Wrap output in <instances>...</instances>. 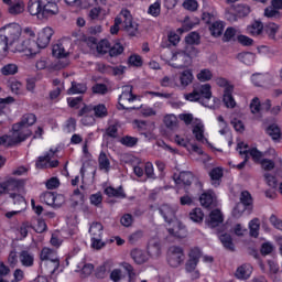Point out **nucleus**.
Returning a JSON list of instances; mask_svg holds the SVG:
<instances>
[{"label": "nucleus", "mask_w": 282, "mask_h": 282, "mask_svg": "<svg viewBox=\"0 0 282 282\" xmlns=\"http://www.w3.org/2000/svg\"><path fill=\"white\" fill-rule=\"evenodd\" d=\"M41 261H50V263L53 265V269L51 271V274H54L58 268H61V260H58V257H56V251L45 247L42 249L40 253Z\"/></svg>", "instance_id": "obj_9"}, {"label": "nucleus", "mask_w": 282, "mask_h": 282, "mask_svg": "<svg viewBox=\"0 0 282 282\" xmlns=\"http://www.w3.org/2000/svg\"><path fill=\"white\" fill-rule=\"evenodd\" d=\"M209 30L213 36H221V34H224V23L218 21L214 22Z\"/></svg>", "instance_id": "obj_51"}, {"label": "nucleus", "mask_w": 282, "mask_h": 282, "mask_svg": "<svg viewBox=\"0 0 282 282\" xmlns=\"http://www.w3.org/2000/svg\"><path fill=\"white\" fill-rule=\"evenodd\" d=\"M200 36L197 32H192L185 37L186 45H199Z\"/></svg>", "instance_id": "obj_50"}, {"label": "nucleus", "mask_w": 282, "mask_h": 282, "mask_svg": "<svg viewBox=\"0 0 282 282\" xmlns=\"http://www.w3.org/2000/svg\"><path fill=\"white\" fill-rule=\"evenodd\" d=\"M21 39V25L10 23L0 29V50L8 52V47L17 44Z\"/></svg>", "instance_id": "obj_3"}, {"label": "nucleus", "mask_w": 282, "mask_h": 282, "mask_svg": "<svg viewBox=\"0 0 282 282\" xmlns=\"http://www.w3.org/2000/svg\"><path fill=\"white\" fill-rule=\"evenodd\" d=\"M148 252L150 254H152V257H158L160 256L161 252V247H160V242L155 241V242H149L148 245Z\"/></svg>", "instance_id": "obj_54"}, {"label": "nucleus", "mask_w": 282, "mask_h": 282, "mask_svg": "<svg viewBox=\"0 0 282 282\" xmlns=\"http://www.w3.org/2000/svg\"><path fill=\"white\" fill-rule=\"evenodd\" d=\"M199 202L204 208H215L217 206V196L213 189H209L199 196Z\"/></svg>", "instance_id": "obj_14"}, {"label": "nucleus", "mask_w": 282, "mask_h": 282, "mask_svg": "<svg viewBox=\"0 0 282 282\" xmlns=\"http://www.w3.org/2000/svg\"><path fill=\"white\" fill-rule=\"evenodd\" d=\"M4 185L7 186V193H10V191L22 193V191L25 188V181L9 177L4 180Z\"/></svg>", "instance_id": "obj_16"}, {"label": "nucleus", "mask_w": 282, "mask_h": 282, "mask_svg": "<svg viewBox=\"0 0 282 282\" xmlns=\"http://www.w3.org/2000/svg\"><path fill=\"white\" fill-rule=\"evenodd\" d=\"M122 268L123 270H126V272H128V276H129L128 282H135L137 275H135V271H133V265H131L128 262H123Z\"/></svg>", "instance_id": "obj_53"}, {"label": "nucleus", "mask_w": 282, "mask_h": 282, "mask_svg": "<svg viewBox=\"0 0 282 282\" xmlns=\"http://www.w3.org/2000/svg\"><path fill=\"white\" fill-rule=\"evenodd\" d=\"M194 89L198 94V98L200 99V105H203V107H210V105H208V100L213 98L210 84L198 85V86H195Z\"/></svg>", "instance_id": "obj_12"}, {"label": "nucleus", "mask_w": 282, "mask_h": 282, "mask_svg": "<svg viewBox=\"0 0 282 282\" xmlns=\"http://www.w3.org/2000/svg\"><path fill=\"white\" fill-rule=\"evenodd\" d=\"M219 239L226 250H230L231 252L235 251V243H232L230 234H223L219 236Z\"/></svg>", "instance_id": "obj_36"}, {"label": "nucleus", "mask_w": 282, "mask_h": 282, "mask_svg": "<svg viewBox=\"0 0 282 282\" xmlns=\"http://www.w3.org/2000/svg\"><path fill=\"white\" fill-rule=\"evenodd\" d=\"M199 4L197 3L196 0H186L185 2H183V8L185 10H188L189 12H195V10H197Z\"/></svg>", "instance_id": "obj_62"}, {"label": "nucleus", "mask_w": 282, "mask_h": 282, "mask_svg": "<svg viewBox=\"0 0 282 282\" xmlns=\"http://www.w3.org/2000/svg\"><path fill=\"white\" fill-rule=\"evenodd\" d=\"M9 14L17 17V14H23L25 12V2L23 0H14L8 7Z\"/></svg>", "instance_id": "obj_22"}, {"label": "nucleus", "mask_w": 282, "mask_h": 282, "mask_svg": "<svg viewBox=\"0 0 282 282\" xmlns=\"http://www.w3.org/2000/svg\"><path fill=\"white\" fill-rule=\"evenodd\" d=\"M171 62V65L174 67V69H184L193 65V59L184 51H178L174 53Z\"/></svg>", "instance_id": "obj_6"}, {"label": "nucleus", "mask_w": 282, "mask_h": 282, "mask_svg": "<svg viewBox=\"0 0 282 282\" xmlns=\"http://www.w3.org/2000/svg\"><path fill=\"white\" fill-rule=\"evenodd\" d=\"M52 36H54V29L46 26L37 35V41L35 42L39 50H45L50 45L52 41Z\"/></svg>", "instance_id": "obj_11"}, {"label": "nucleus", "mask_w": 282, "mask_h": 282, "mask_svg": "<svg viewBox=\"0 0 282 282\" xmlns=\"http://www.w3.org/2000/svg\"><path fill=\"white\" fill-rule=\"evenodd\" d=\"M36 123V115L34 113H25L23 115L20 122L14 123L12 126L13 142H25L30 135H32V131L28 129V127H32V124Z\"/></svg>", "instance_id": "obj_2"}, {"label": "nucleus", "mask_w": 282, "mask_h": 282, "mask_svg": "<svg viewBox=\"0 0 282 282\" xmlns=\"http://www.w3.org/2000/svg\"><path fill=\"white\" fill-rule=\"evenodd\" d=\"M12 52H22L25 56H36L39 54V45H36V41L26 39L22 42H15Z\"/></svg>", "instance_id": "obj_4"}, {"label": "nucleus", "mask_w": 282, "mask_h": 282, "mask_svg": "<svg viewBox=\"0 0 282 282\" xmlns=\"http://www.w3.org/2000/svg\"><path fill=\"white\" fill-rule=\"evenodd\" d=\"M106 134L108 135V138H118V124H110L106 129Z\"/></svg>", "instance_id": "obj_64"}, {"label": "nucleus", "mask_w": 282, "mask_h": 282, "mask_svg": "<svg viewBox=\"0 0 282 282\" xmlns=\"http://www.w3.org/2000/svg\"><path fill=\"white\" fill-rule=\"evenodd\" d=\"M98 164H99L100 171H105L106 173H109V170L111 169V162L109 161L107 153L100 152L98 158Z\"/></svg>", "instance_id": "obj_30"}, {"label": "nucleus", "mask_w": 282, "mask_h": 282, "mask_svg": "<svg viewBox=\"0 0 282 282\" xmlns=\"http://www.w3.org/2000/svg\"><path fill=\"white\" fill-rule=\"evenodd\" d=\"M167 263L171 268H180L184 263V249L172 246L167 251Z\"/></svg>", "instance_id": "obj_5"}, {"label": "nucleus", "mask_w": 282, "mask_h": 282, "mask_svg": "<svg viewBox=\"0 0 282 282\" xmlns=\"http://www.w3.org/2000/svg\"><path fill=\"white\" fill-rule=\"evenodd\" d=\"M56 152H54L53 150H50L48 153H46L44 156H39L35 166L36 169H47L48 164H50V160H52V158H54V154Z\"/></svg>", "instance_id": "obj_27"}, {"label": "nucleus", "mask_w": 282, "mask_h": 282, "mask_svg": "<svg viewBox=\"0 0 282 282\" xmlns=\"http://www.w3.org/2000/svg\"><path fill=\"white\" fill-rule=\"evenodd\" d=\"M232 91H235V86H227L224 90L223 102L227 109H235V107H237Z\"/></svg>", "instance_id": "obj_17"}, {"label": "nucleus", "mask_w": 282, "mask_h": 282, "mask_svg": "<svg viewBox=\"0 0 282 282\" xmlns=\"http://www.w3.org/2000/svg\"><path fill=\"white\" fill-rule=\"evenodd\" d=\"M85 113H93L95 118L99 119L107 118V116H109V111L107 110V106H105V104H98L96 106L86 105L78 111L79 116H83Z\"/></svg>", "instance_id": "obj_7"}, {"label": "nucleus", "mask_w": 282, "mask_h": 282, "mask_svg": "<svg viewBox=\"0 0 282 282\" xmlns=\"http://www.w3.org/2000/svg\"><path fill=\"white\" fill-rule=\"evenodd\" d=\"M159 210L167 224H173L175 220V209L171 205L164 204Z\"/></svg>", "instance_id": "obj_19"}, {"label": "nucleus", "mask_w": 282, "mask_h": 282, "mask_svg": "<svg viewBox=\"0 0 282 282\" xmlns=\"http://www.w3.org/2000/svg\"><path fill=\"white\" fill-rule=\"evenodd\" d=\"M26 10L31 17H36L41 21L52 19L61 12L56 2L43 3V0H29Z\"/></svg>", "instance_id": "obj_1"}, {"label": "nucleus", "mask_w": 282, "mask_h": 282, "mask_svg": "<svg viewBox=\"0 0 282 282\" xmlns=\"http://www.w3.org/2000/svg\"><path fill=\"white\" fill-rule=\"evenodd\" d=\"M108 52L111 57L120 56V54L124 52V46H122L120 42H116L113 46H110Z\"/></svg>", "instance_id": "obj_49"}, {"label": "nucleus", "mask_w": 282, "mask_h": 282, "mask_svg": "<svg viewBox=\"0 0 282 282\" xmlns=\"http://www.w3.org/2000/svg\"><path fill=\"white\" fill-rule=\"evenodd\" d=\"M160 11H161V2H160V0H156L148 9V13L151 14L152 17H160Z\"/></svg>", "instance_id": "obj_58"}, {"label": "nucleus", "mask_w": 282, "mask_h": 282, "mask_svg": "<svg viewBox=\"0 0 282 282\" xmlns=\"http://www.w3.org/2000/svg\"><path fill=\"white\" fill-rule=\"evenodd\" d=\"M138 96L133 95V86L127 85L122 87V93L119 96V102H133Z\"/></svg>", "instance_id": "obj_18"}, {"label": "nucleus", "mask_w": 282, "mask_h": 282, "mask_svg": "<svg viewBox=\"0 0 282 282\" xmlns=\"http://www.w3.org/2000/svg\"><path fill=\"white\" fill-rule=\"evenodd\" d=\"M249 155H251L253 162L260 163L262 162L263 158H265V153L259 151L257 148H252L249 151Z\"/></svg>", "instance_id": "obj_52"}, {"label": "nucleus", "mask_w": 282, "mask_h": 282, "mask_svg": "<svg viewBox=\"0 0 282 282\" xmlns=\"http://www.w3.org/2000/svg\"><path fill=\"white\" fill-rule=\"evenodd\" d=\"M177 226L174 228H170L169 232L170 235H173L174 237H177V239H184L187 235L186 227L182 225L181 223H176Z\"/></svg>", "instance_id": "obj_31"}, {"label": "nucleus", "mask_w": 282, "mask_h": 282, "mask_svg": "<svg viewBox=\"0 0 282 282\" xmlns=\"http://www.w3.org/2000/svg\"><path fill=\"white\" fill-rule=\"evenodd\" d=\"M20 262L24 268H32L34 265V254L30 251L23 250L20 252Z\"/></svg>", "instance_id": "obj_26"}, {"label": "nucleus", "mask_w": 282, "mask_h": 282, "mask_svg": "<svg viewBox=\"0 0 282 282\" xmlns=\"http://www.w3.org/2000/svg\"><path fill=\"white\" fill-rule=\"evenodd\" d=\"M128 63L132 66V67H142V56L138 55V54H133L128 58Z\"/></svg>", "instance_id": "obj_59"}, {"label": "nucleus", "mask_w": 282, "mask_h": 282, "mask_svg": "<svg viewBox=\"0 0 282 282\" xmlns=\"http://www.w3.org/2000/svg\"><path fill=\"white\" fill-rule=\"evenodd\" d=\"M210 177L212 185L217 188V186H220L221 184V177H224V169L221 167H214L208 173Z\"/></svg>", "instance_id": "obj_23"}, {"label": "nucleus", "mask_w": 282, "mask_h": 282, "mask_svg": "<svg viewBox=\"0 0 282 282\" xmlns=\"http://www.w3.org/2000/svg\"><path fill=\"white\" fill-rule=\"evenodd\" d=\"M265 131L272 140H279L281 138V129L276 124L269 126Z\"/></svg>", "instance_id": "obj_45"}, {"label": "nucleus", "mask_w": 282, "mask_h": 282, "mask_svg": "<svg viewBox=\"0 0 282 282\" xmlns=\"http://www.w3.org/2000/svg\"><path fill=\"white\" fill-rule=\"evenodd\" d=\"M192 132L193 135L196 138L197 142H204V140H206L204 138V124L197 123L196 126H194Z\"/></svg>", "instance_id": "obj_42"}, {"label": "nucleus", "mask_w": 282, "mask_h": 282, "mask_svg": "<svg viewBox=\"0 0 282 282\" xmlns=\"http://www.w3.org/2000/svg\"><path fill=\"white\" fill-rule=\"evenodd\" d=\"M197 78L198 80H200V83H206L213 78V73L210 72V69H207V68L202 69L197 74Z\"/></svg>", "instance_id": "obj_56"}, {"label": "nucleus", "mask_w": 282, "mask_h": 282, "mask_svg": "<svg viewBox=\"0 0 282 282\" xmlns=\"http://www.w3.org/2000/svg\"><path fill=\"white\" fill-rule=\"evenodd\" d=\"M208 228H217L220 224H224V215L221 210L214 209L210 212L208 219L205 220Z\"/></svg>", "instance_id": "obj_15"}, {"label": "nucleus", "mask_w": 282, "mask_h": 282, "mask_svg": "<svg viewBox=\"0 0 282 282\" xmlns=\"http://www.w3.org/2000/svg\"><path fill=\"white\" fill-rule=\"evenodd\" d=\"M249 228H250V236L251 237H259V219H253L250 221L249 224Z\"/></svg>", "instance_id": "obj_60"}, {"label": "nucleus", "mask_w": 282, "mask_h": 282, "mask_svg": "<svg viewBox=\"0 0 282 282\" xmlns=\"http://www.w3.org/2000/svg\"><path fill=\"white\" fill-rule=\"evenodd\" d=\"M87 91V84L72 82V87L67 90V94H85Z\"/></svg>", "instance_id": "obj_32"}, {"label": "nucleus", "mask_w": 282, "mask_h": 282, "mask_svg": "<svg viewBox=\"0 0 282 282\" xmlns=\"http://www.w3.org/2000/svg\"><path fill=\"white\" fill-rule=\"evenodd\" d=\"M263 30L265 34L269 36V39H276V32H279V25L273 22H269L263 26Z\"/></svg>", "instance_id": "obj_33"}, {"label": "nucleus", "mask_w": 282, "mask_h": 282, "mask_svg": "<svg viewBox=\"0 0 282 282\" xmlns=\"http://www.w3.org/2000/svg\"><path fill=\"white\" fill-rule=\"evenodd\" d=\"M130 257L131 259H133L137 265H142L143 263H147V261H149V254H147L141 249H132L130 252Z\"/></svg>", "instance_id": "obj_21"}, {"label": "nucleus", "mask_w": 282, "mask_h": 282, "mask_svg": "<svg viewBox=\"0 0 282 282\" xmlns=\"http://www.w3.org/2000/svg\"><path fill=\"white\" fill-rule=\"evenodd\" d=\"M78 116L82 118L80 122L84 127H91V124H96V116H94V112Z\"/></svg>", "instance_id": "obj_41"}, {"label": "nucleus", "mask_w": 282, "mask_h": 282, "mask_svg": "<svg viewBox=\"0 0 282 282\" xmlns=\"http://www.w3.org/2000/svg\"><path fill=\"white\" fill-rule=\"evenodd\" d=\"M199 259H202V250H199V248L192 249L189 251V259L185 263L186 272H195L197 263H199Z\"/></svg>", "instance_id": "obj_13"}, {"label": "nucleus", "mask_w": 282, "mask_h": 282, "mask_svg": "<svg viewBox=\"0 0 282 282\" xmlns=\"http://www.w3.org/2000/svg\"><path fill=\"white\" fill-rule=\"evenodd\" d=\"M164 124L167 129L177 128V117L175 115H166L164 117Z\"/></svg>", "instance_id": "obj_48"}, {"label": "nucleus", "mask_w": 282, "mask_h": 282, "mask_svg": "<svg viewBox=\"0 0 282 282\" xmlns=\"http://www.w3.org/2000/svg\"><path fill=\"white\" fill-rule=\"evenodd\" d=\"M189 58L193 61L199 54V50L195 47V44H186L185 50L183 51Z\"/></svg>", "instance_id": "obj_55"}, {"label": "nucleus", "mask_w": 282, "mask_h": 282, "mask_svg": "<svg viewBox=\"0 0 282 282\" xmlns=\"http://www.w3.org/2000/svg\"><path fill=\"white\" fill-rule=\"evenodd\" d=\"M23 141H14V130L12 135L4 134L0 137V147H14V144H21Z\"/></svg>", "instance_id": "obj_34"}, {"label": "nucleus", "mask_w": 282, "mask_h": 282, "mask_svg": "<svg viewBox=\"0 0 282 282\" xmlns=\"http://www.w3.org/2000/svg\"><path fill=\"white\" fill-rule=\"evenodd\" d=\"M180 82L182 87H188L193 83V73L191 70H184L181 74Z\"/></svg>", "instance_id": "obj_44"}, {"label": "nucleus", "mask_w": 282, "mask_h": 282, "mask_svg": "<svg viewBox=\"0 0 282 282\" xmlns=\"http://www.w3.org/2000/svg\"><path fill=\"white\" fill-rule=\"evenodd\" d=\"M52 54L55 58H67L69 56V52L65 51L63 43L54 44Z\"/></svg>", "instance_id": "obj_28"}, {"label": "nucleus", "mask_w": 282, "mask_h": 282, "mask_svg": "<svg viewBox=\"0 0 282 282\" xmlns=\"http://www.w3.org/2000/svg\"><path fill=\"white\" fill-rule=\"evenodd\" d=\"M19 72L17 64H8L1 68V74L3 76H14Z\"/></svg>", "instance_id": "obj_47"}, {"label": "nucleus", "mask_w": 282, "mask_h": 282, "mask_svg": "<svg viewBox=\"0 0 282 282\" xmlns=\"http://www.w3.org/2000/svg\"><path fill=\"white\" fill-rule=\"evenodd\" d=\"M11 199H13V204L15 206H19L20 210H23L25 208V198L17 193H10L9 194Z\"/></svg>", "instance_id": "obj_46"}, {"label": "nucleus", "mask_w": 282, "mask_h": 282, "mask_svg": "<svg viewBox=\"0 0 282 282\" xmlns=\"http://www.w3.org/2000/svg\"><path fill=\"white\" fill-rule=\"evenodd\" d=\"M240 204L247 208H252V194H250V192L248 191H242L240 193Z\"/></svg>", "instance_id": "obj_35"}, {"label": "nucleus", "mask_w": 282, "mask_h": 282, "mask_svg": "<svg viewBox=\"0 0 282 282\" xmlns=\"http://www.w3.org/2000/svg\"><path fill=\"white\" fill-rule=\"evenodd\" d=\"M54 196H55V194L53 192H46V193L41 195V199L47 206H52L53 207V205H54Z\"/></svg>", "instance_id": "obj_61"}, {"label": "nucleus", "mask_w": 282, "mask_h": 282, "mask_svg": "<svg viewBox=\"0 0 282 282\" xmlns=\"http://www.w3.org/2000/svg\"><path fill=\"white\" fill-rule=\"evenodd\" d=\"M247 34L250 36H261L263 34V22L256 20L247 26Z\"/></svg>", "instance_id": "obj_24"}, {"label": "nucleus", "mask_w": 282, "mask_h": 282, "mask_svg": "<svg viewBox=\"0 0 282 282\" xmlns=\"http://www.w3.org/2000/svg\"><path fill=\"white\" fill-rule=\"evenodd\" d=\"M234 10L239 19H243V18L248 17V14H250V12H251L250 6H248V4H237L234 8Z\"/></svg>", "instance_id": "obj_37"}, {"label": "nucleus", "mask_w": 282, "mask_h": 282, "mask_svg": "<svg viewBox=\"0 0 282 282\" xmlns=\"http://www.w3.org/2000/svg\"><path fill=\"white\" fill-rule=\"evenodd\" d=\"M282 0H271V6L264 9V17L273 21H281L282 19Z\"/></svg>", "instance_id": "obj_10"}, {"label": "nucleus", "mask_w": 282, "mask_h": 282, "mask_svg": "<svg viewBox=\"0 0 282 282\" xmlns=\"http://www.w3.org/2000/svg\"><path fill=\"white\" fill-rule=\"evenodd\" d=\"M95 50H96L97 54L105 56V54H107V52H109V50H110L109 41L101 40L99 43H97V46Z\"/></svg>", "instance_id": "obj_43"}, {"label": "nucleus", "mask_w": 282, "mask_h": 282, "mask_svg": "<svg viewBox=\"0 0 282 282\" xmlns=\"http://www.w3.org/2000/svg\"><path fill=\"white\" fill-rule=\"evenodd\" d=\"M189 219H192V221H194L195 224H202V221H204V212L202 210V208H194L189 213Z\"/></svg>", "instance_id": "obj_40"}, {"label": "nucleus", "mask_w": 282, "mask_h": 282, "mask_svg": "<svg viewBox=\"0 0 282 282\" xmlns=\"http://www.w3.org/2000/svg\"><path fill=\"white\" fill-rule=\"evenodd\" d=\"M251 113H259L261 111V101L258 97H254L250 104Z\"/></svg>", "instance_id": "obj_63"}, {"label": "nucleus", "mask_w": 282, "mask_h": 282, "mask_svg": "<svg viewBox=\"0 0 282 282\" xmlns=\"http://www.w3.org/2000/svg\"><path fill=\"white\" fill-rule=\"evenodd\" d=\"M195 176L192 172H181L178 177L175 180L176 184H184V186H191Z\"/></svg>", "instance_id": "obj_25"}, {"label": "nucleus", "mask_w": 282, "mask_h": 282, "mask_svg": "<svg viewBox=\"0 0 282 282\" xmlns=\"http://www.w3.org/2000/svg\"><path fill=\"white\" fill-rule=\"evenodd\" d=\"M105 193L108 195V197H119L120 199H124L127 197V194H124V191L122 187L113 188V187H107L105 189Z\"/></svg>", "instance_id": "obj_38"}, {"label": "nucleus", "mask_w": 282, "mask_h": 282, "mask_svg": "<svg viewBox=\"0 0 282 282\" xmlns=\"http://www.w3.org/2000/svg\"><path fill=\"white\" fill-rule=\"evenodd\" d=\"M104 226L100 223H93L89 228V234L93 238L102 237Z\"/></svg>", "instance_id": "obj_39"}, {"label": "nucleus", "mask_w": 282, "mask_h": 282, "mask_svg": "<svg viewBox=\"0 0 282 282\" xmlns=\"http://www.w3.org/2000/svg\"><path fill=\"white\" fill-rule=\"evenodd\" d=\"M250 274H252V265L245 263L237 268L235 276L236 279L246 281L247 279H250Z\"/></svg>", "instance_id": "obj_20"}, {"label": "nucleus", "mask_w": 282, "mask_h": 282, "mask_svg": "<svg viewBox=\"0 0 282 282\" xmlns=\"http://www.w3.org/2000/svg\"><path fill=\"white\" fill-rule=\"evenodd\" d=\"M120 142L123 144V147H135L138 144V138L131 137V135H126L120 139Z\"/></svg>", "instance_id": "obj_57"}, {"label": "nucleus", "mask_w": 282, "mask_h": 282, "mask_svg": "<svg viewBox=\"0 0 282 282\" xmlns=\"http://www.w3.org/2000/svg\"><path fill=\"white\" fill-rule=\"evenodd\" d=\"M238 61L240 63H243L245 65H253L254 59L257 58V55L252 52H242L237 55Z\"/></svg>", "instance_id": "obj_29"}, {"label": "nucleus", "mask_w": 282, "mask_h": 282, "mask_svg": "<svg viewBox=\"0 0 282 282\" xmlns=\"http://www.w3.org/2000/svg\"><path fill=\"white\" fill-rule=\"evenodd\" d=\"M120 17L123 18L122 22L124 25V30L129 34V36H137L138 34V23L133 22V17L131 15V11L123 9L120 12Z\"/></svg>", "instance_id": "obj_8"}]
</instances>
